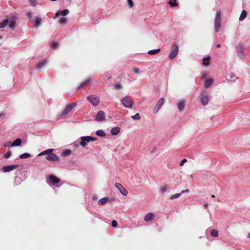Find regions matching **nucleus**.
Segmentation results:
<instances>
[{
    "instance_id": "obj_36",
    "label": "nucleus",
    "mask_w": 250,
    "mask_h": 250,
    "mask_svg": "<svg viewBox=\"0 0 250 250\" xmlns=\"http://www.w3.org/2000/svg\"><path fill=\"white\" fill-rule=\"evenodd\" d=\"M211 235L213 237H217L218 236V232L215 229H213L211 231Z\"/></svg>"
},
{
    "instance_id": "obj_44",
    "label": "nucleus",
    "mask_w": 250,
    "mask_h": 250,
    "mask_svg": "<svg viewBox=\"0 0 250 250\" xmlns=\"http://www.w3.org/2000/svg\"><path fill=\"white\" fill-rule=\"evenodd\" d=\"M26 15L29 19H31L32 17V13L31 11H27L26 12Z\"/></svg>"
},
{
    "instance_id": "obj_6",
    "label": "nucleus",
    "mask_w": 250,
    "mask_h": 250,
    "mask_svg": "<svg viewBox=\"0 0 250 250\" xmlns=\"http://www.w3.org/2000/svg\"><path fill=\"white\" fill-rule=\"evenodd\" d=\"M179 51L178 45L176 42H174L172 44V50L168 55V57L170 60L174 59L177 56Z\"/></svg>"
},
{
    "instance_id": "obj_57",
    "label": "nucleus",
    "mask_w": 250,
    "mask_h": 250,
    "mask_svg": "<svg viewBox=\"0 0 250 250\" xmlns=\"http://www.w3.org/2000/svg\"><path fill=\"white\" fill-rule=\"evenodd\" d=\"M51 0V1H56L57 0Z\"/></svg>"
},
{
    "instance_id": "obj_10",
    "label": "nucleus",
    "mask_w": 250,
    "mask_h": 250,
    "mask_svg": "<svg viewBox=\"0 0 250 250\" xmlns=\"http://www.w3.org/2000/svg\"><path fill=\"white\" fill-rule=\"evenodd\" d=\"M105 115L103 111H99L96 114L94 120L98 122H102L105 120Z\"/></svg>"
},
{
    "instance_id": "obj_33",
    "label": "nucleus",
    "mask_w": 250,
    "mask_h": 250,
    "mask_svg": "<svg viewBox=\"0 0 250 250\" xmlns=\"http://www.w3.org/2000/svg\"><path fill=\"white\" fill-rule=\"evenodd\" d=\"M30 157V154L28 153H24L20 155L19 157L20 159H23L29 158Z\"/></svg>"
},
{
    "instance_id": "obj_50",
    "label": "nucleus",
    "mask_w": 250,
    "mask_h": 250,
    "mask_svg": "<svg viewBox=\"0 0 250 250\" xmlns=\"http://www.w3.org/2000/svg\"><path fill=\"white\" fill-rule=\"evenodd\" d=\"M73 146L75 147H78L80 146L79 143H75L74 144Z\"/></svg>"
},
{
    "instance_id": "obj_13",
    "label": "nucleus",
    "mask_w": 250,
    "mask_h": 250,
    "mask_svg": "<svg viewBox=\"0 0 250 250\" xmlns=\"http://www.w3.org/2000/svg\"><path fill=\"white\" fill-rule=\"evenodd\" d=\"M165 101V99L164 98H160L159 101L157 102V104H156L155 107L153 108V111L155 113H156L158 110L160 109L161 106L164 104Z\"/></svg>"
},
{
    "instance_id": "obj_32",
    "label": "nucleus",
    "mask_w": 250,
    "mask_h": 250,
    "mask_svg": "<svg viewBox=\"0 0 250 250\" xmlns=\"http://www.w3.org/2000/svg\"><path fill=\"white\" fill-rule=\"evenodd\" d=\"M229 80L231 81L235 82L236 80L238 79L237 77H236L234 73H231L229 75Z\"/></svg>"
},
{
    "instance_id": "obj_46",
    "label": "nucleus",
    "mask_w": 250,
    "mask_h": 250,
    "mask_svg": "<svg viewBox=\"0 0 250 250\" xmlns=\"http://www.w3.org/2000/svg\"><path fill=\"white\" fill-rule=\"evenodd\" d=\"M133 73H134L135 74H139L140 73V71H139V69L137 68H134L133 69Z\"/></svg>"
},
{
    "instance_id": "obj_2",
    "label": "nucleus",
    "mask_w": 250,
    "mask_h": 250,
    "mask_svg": "<svg viewBox=\"0 0 250 250\" xmlns=\"http://www.w3.org/2000/svg\"><path fill=\"white\" fill-rule=\"evenodd\" d=\"M221 13L219 11H217L215 14V21H214V27L215 32H218L221 27Z\"/></svg>"
},
{
    "instance_id": "obj_21",
    "label": "nucleus",
    "mask_w": 250,
    "mask_h": 250,
    "mask_svg": "<svg viewBox=\"0 0 250 250\" xmlns=\"http://www.w3.org/2000/svg\"><path fill=\"white\" fill-rule=\"evenodd\" d=\"M153 216L154 215L152 213L149 212L145 216L144 220L146 222H149L151 221Z\"/></svg>"
},
{
    "instance_id": "obj_28",
    "label": "nucleus",
    "mask_w": 250,
    "mask_h": 250,
    "mask_svg": "<svg viewBox=\"0 0 250 250\" xmlns=\"http://www.w3.org/2000/svg\"><path fill=\"white\" fill-rule=\"evenodd\" d=\"M210 57L209 56H208L206 58H204L203 60V64L205 66H208L209 65V60Z\"/></svg>"
},
{
    "instance_id": "obj_40",
    "label": "nucleus",
    "mask_w": 250,
    "mask_h": 250,
    "mask_svg": "<svg viewBox=\"0 0 250 250\" xmlns=\"http://www.w3.org/2000/svg\"><path fill=\"white\" fill-rule=\"evenodd\" d=\"M29 3L32 6H36L37 5V2L35 0H28Z\"/></svg>"
},
{
    "instance_id": "obj_12",
    "label": "nucleus",
    "mask_w": 250,
    "mask_h": 250,
    "mask_svg": "<svg viewBox=\"0 0 250 250\" xmlns=\"http://www.w3.org/2000/svg\"><path fill=\"white\" fill-rule=\"evenodd\" d=\"M115 187L119 189L120 193L124 196H126L127 194V190L120 183H116L115 184Z\"/></svg>"
},
{
    "instance_id": "obj_8",
    "label": "nucleus",
    "mask_w": 250,
    "mask_h": 250,
    "mask_svg": "<svg viewBox=\"0 0 250 250\" xmlns=\"http://www.w3.org/2000/svg\"><path fill=\"white\" fill-rule=\"evenodd\" d=\"M61 180L59 178L53 175H50L46 181L49 185L52 186L60 183Z\"/></svg>"
},
{
    "instance_id": "obj_41",
    "label": "nucleus",
    "mask_w": 250,
    "mask_h": 250,
    "mask_svg": "<svg viewBox=\"0 0 250 250\" xmlns=\"http://www.w3.org/2000/svg\"><path fill=\"white\" fill-rule=\"evenodd\" d=\"M58 46V43L56 42H53L51 44V48L53 49H56Z\"/></svg>"
},
{
    "instance_id": "obj_48",
    "label": "nucleus",
    "mask_w": 250,
    "mask_h": 250,
    "mask_svg": "<svg viewBox=\"0 0 250 250\" xmlns=\"http://www.w3.org/2000/svg\"><path fill=\"white\" fill-rule=\"evenodd\" d=\"M156 150H157L156 147H154L152 148V149L151 150V152H150L151 153H153L155 152L156 151Z\"/></svg>"
},
{
    "instance_id": "obj_7",
    "label": "nucleus",
    "mask_w": 250,
    "mask_h": 250,
    "mask_svg": "<svg viewBox=\"0 0 250 250\" xmlns=\"http://www.w3.org/2000/svg\"><path fill=\"white\" fill-rule=\"evenodd\" d=\"M77 105L76 102L72 103L66 105L65 108L62 112L61 116L66 115L69 112H70Z\"/></svg>"
},
{
    "instance_id": "obj_42",
    "label": "nucleus",
    "mask_w": 250,
    "mask_h": 250,
    "mask_svg": "<svg viewBox=\"0 0 250 250\" xmlns=\"http://www.w3.org/2000/svg\"><path fill=\"white\" fill-rule=\"evenodd\" d=\"M114 87L115 88L121 89L122 88V85L120 83H117L114 84Z\"/></svg>"
},
{
    "instance_id": "obj_18",
    "label": "nucleus",
    "mask_w": 250,
    "mask_h": 250,
    "mask_svg": "<svg viewBox=\"0 0 250 250\" xmlns=\"http://www.w3.org/2000/svg\"><path fill=\"white\" fill-rule=\"evenodd\" d=\"M93 78H89L81 83L80 85L78 87V89H80L85 85L89 83L91 81H93Z\"/></svg>"
},
{
    "instance_id": "obj_51",
    "label": "nucleus",
    "mask_w": 250,
    "mask_h": 250,
    "mask_svg": "<svg viewBox=\"0 0 250 250\" xmlns=\"http://www.w3.org/2000/svg\"><path fill=\"white\" fill-rule=\"evenodd\" d=\"M58 16H59V15H58V14H57V12L55 13V14L53 18V19H55L57 18Z\"/></svg>"
},
{
    "instance_id": "obj_23",
    "label": "nucleus",
    "mask_w": 250,
    "mask_h": 250,
    "mask_svg": "<svg viewBox=\"0 0 250 250\" xmlns=\"http://www.w3.org/2000/svg\"><path fill=\"white\" fill-rule=\"evenodd\" d=\"M185 106V102L184 101H181L178 104V108L180 111L184 110Z\"/></svg>"
},
{
    "instance_id": "obj_56",
    "label": "nucleus",
    "mask_w": 250,
    "mask_h": 250,
    "mask_svg": "<svg viewBox=\"0 0 250 250\" xmlns=\"http://www.w3.org/2000/svg\"><path fill=\"white\" fill-rule=\"evenodd\" d=\"M93 199L94 200H95V199H97V198H96V197H94H94H93Z\"/></svg>"
},
{
    "instance_id": "obj_29",
    "label": "nucleus",
    "mask_w": 250,
    "mask_h": 250,
    "mask_svg": "<svg viewBox=\"0 0 250 250\" xmlns=\"http://www.w3.org/2000/svg\"><path fill=\"white\" fill-rule=\"evenodd\" d=\"M71 150L69 149H64L62 152V154L63 156H69L71 154Z\"/></svg>"
},
{
    "instance_id": "obj_3",
    "label": "nucleus",
    "mask_w": 250,
    "mask_h": 250,
    "mask_svg": "<svg viewBox=\"0 0 250 250\" xmlns=\"http://www.w3.org/2000/svg\"><path fill=\"white\" fill-rule=\"evenodd\" d=\"M121 103L124 107L131 108L133 105L134 103L132 99L128 96H126L121 100Z\"/></svg>"
},
{
    "instance_id": "obj_35",
    "label": "nucleus",
    "mask_w": 250,
    "mask_h": 250,
    "mask_svg": "<svg viewBox=\"0 0 250 250\" xmlns=\"http://www.w3.org/2000/svg\"><path fill=\"white\" fill-rule=\"evenodd\" d=\"M131 118L133 120H139L141 119L140 114L138 113L135 114L134 115L131 116Z\"/></svg>"
},
{
    "instance_id": "obj_52",
    "label": "nucleus",
    "mask_w": 250,
    "mask_h": 250,
    "mask_svg": "<svg viewBox=\"0 0 250 250\" xmlns=\"http://www.w3.org/2000/svg\"><path fill=\"white\" fill-rule=\"evenodd\" d=\"M161 190L162 192L166 191V188H161Z\"/></svg>"
},
{
    "instance_id": "obj_20",
    "label": "nucleus",
    "mask_w": 250,
    "mask_h": 250,
    "mask_svg": "<svg viewBox=\"0 0 250 250\" xmlns=\"http://www.w3.org/2000/svg\"><path fill=\"white\" fill-rule=\"evenodd\" d=\"M21 140L20 138L15 139L11 144V146H18L21 145Z\"/></svg>"
},
{
    "instance_id": "obj_54",
    "label": "nucleus",
    "mask_w": 250,
    "mask_h": 250,
    "mask_svg": "<svg viewBox=\"0 0 250 250\" xmlns=\"http://www.w3.org/2000/svg\"><path fill=\"white\" fill-rule=\"evenodd\" d=\"M216 47H217V48H219V47H221V45H220V44H218L216 45Z\"/></svg>"
},
{
    "instance_id": "obj_45",
    "label": "nucleus",
    "mask_w": 250,
    "mask_h": 250,
    "mask_svg": "<svg viewBox=\"0 0 250 250\" xmlns=\"http://www.w3.org/2000/svg\"><path fill=\"white\" fill-rule=\"evenodd\" d=\"M111 225L113 228H116L117 226V222L116 220H113L111 222Z\"/></svg>"
},
{
    "instance_id": "obj_1",
    "label": "nucleus",
    "mask_w": 250,
    "mask_h": 250,
    "mask_svg": "<svg viewBox=\"0 0 250 250\" xmlns=\"http://www.w3.org/2000/svg\"><path fill=\"white\" fill-rule=\"evenodd\" d=\"M53 150L54 149L52 148L46 149L38 154V156L45 155L46 159L49 161L59 162V157L56 154L52 152Z\"/></svg>"
},
{
    "instance_id": "obj_31",
    "label": "nucleus",
    "mask_w": 250,
    "mask_h": 250,
    "mask_svg": "<svg viewBox=\"0 0 250 250\" xmlns=\"http://www.w3.org/2000/svg\"><path fill=\"white\" fill-rule=\"evenodd\" d=\"M96 134L99 137H104L105 133L102 129H99L96 131Z\"/></svg>"
},
{
    "instance_id": "obj_5",
    "label": "nucleus",
    "mask_w": 250,
    "mask_h": 250,
    "mask_svg": "<svg viewBox=\"0 0 250 250\" xmlns=\"http://www.w3.org/2000/svg\"><path fill=\"white\" fill-rule=\"evenodd\" d=\"M87 100L94 106H97L100 102V98L95 95H92L87 97Z\"/></svg>"
},
{
    "instance_id": "obj_34",
    "label": "nucleus",
    "mask_w": 250,
    "mask_h": 250,
    "mask_svg": "<svg viewBox=\"0 0 250 250\" xmlns=\"http://www.w3.org/2000/svg\"><path fill=\"white\" fill-rule=\"evenodd\" d=\"M176 0H170L168 1V3L171 6H176L178 5Z\"/></svg>"
},
{
    "instance_id": "obj_58",
    "label": "nucleus",
    "mask_w": 250,
    "mask_h": 250,
    "mask_svg": "<svg viewBox=\"0 0 250 250\" xmlns=\"http://www.w3.org/2000/svg\"><path fill=\"white\" fill-rule=\"evenodd\" d=\"M17 178H18V177H16L15 178V180H16V179H17Z\"/></svg>"
},
{
    "instance_id": "obj_43",
    "label": "nucleus",
    "mask_w": 250,
    "mask_h": 250,
    "mask_svg": "<svg viewBox=\"0 0 250 250\" xmlns=\"http://www.w3.org/2000/svg\"><path fill=\"white\" fill-rule=\"evenodd\" d=\"M127 3H128V7L131 8H132L133 6V2L132 1V0H127Z\"/></svg>"
},
{
    "instance_id": "obj_11",
    "label": "nucleus",
    "mask_w": 250,
    "mask_h": 250,
    "mask_svg": "<svg viewBox=\"0 0 250 250\" xmlns=\"http://www.w3.org/2000/svg\"><path fill=\"white\" fill-rule=\"evenodd\" d=\"M18 167V165L5 166L2 167L1 170L3 172H8L16 169Z\"/></svg>"
},
{
    "instance_id": "obj_55",
    "label": "nucleus",
    "mask_w": 250,
    "mask_h": 250,
    "mask_svg": "<svg viewBox=\"0 0 250 250\" xmlns=\"http://www.w3.org/2000/svg\"><path fill=\"white\" fill-rule=\"evenodd\" d=\"M247 237L248 238H250V232L248 233V234L247 235Z\"/></svg>"
},
{
    "instance_id": "obj_15",
    "label": "nucleus",
    "mask_w": 250,
    "mask_h": 250,
    "mask_svg": "<svg viewBox=\"0 0 250 250\" xmlns=\"http://www.w3.org/2000/svg\"><path fill=\"white\" fill-rule=\"evenodd\" d=\"M35 23L33 25V27L38 28L41 26L42 23V19L39 16L35 17L34 20Z\"/></svg>"
},
{
    "instance_id": "obj_39",
    "label": "nucleus",
    "mask_w": 250,
    "mask_h": 250,
    "mask_svg": "<svg viewBox=\"0 0 250 250\" xmlns=\"http://www.w3.org/2000/svg\"><path fill=\"white\" fill-rule=\"evenodd\" d=\"M60 24L65 23L66 22V19L65 18H61L58 20Z\"/></svg>"
},
{
    "instance_id": "obj_14",
    "label": "nucleus",
    "mask_w": 250,
    "mask_h": 250,
    "mask_svg": "<svg viewBox=\"0 0 250 250\" xmlns=\"http://www.w3.org/2000/svg\"><path fill=\"white\" fill-rule=\"evenodd\" d=\"M200 97L201 102L204 105L208 104L209 99L207 94H206V95L202 94L200 95Z\"/></svg>"
},
{
    "instance_id": "obj_26",
    "label": "nucleus",
    "mask_w": 250,
    "mask_h": 250,
    "mask_svg": "<svg viewBox=\"0 0 250 250\" xmlns=\"http://www.w3.org/2000/svg\"><path fill=\"white\" fill-rule=\"evenodd\" d=\"M108 198L107 197H104L103 198L100 199L98 201V204L99 205H103L105 204L107 201H108Z\"/></svg>"
},
{
    "instance_id": "obj_16",
    "label": "nucleus",
    "mask_w": 250,
    "mask_h": 250,
    "mask_svg": "<svg viewBox=\"0 0 250 250\" xmlns=\"http://www.w3.org/2000/svg\"><path fill=\"white\" fill-rule=\"evenodd\" d=\"M47 61L46 59H43L41 62H39L36 65V68L38 70H41L42 68L47 63Z\"/></svg>"
},
{
    "instance_id": "obj_9",
    "label": "nucleus",
    "mask_w": 250,
    "mask_h": 250,
    "mask_svg": "<svg viewBox=\"0 0 250 250\" xmlns=\"http://www.w3.org/2000/svg\"><path fill=\"white\" fill-rule=\"evenodd\" d=\"M237 50V55L240 59L243 60L246 56V52L243 47L241 45H238L236 47Z\"/></svg>"
},
{
    "instance_id": "obj_38",
    "label": "nucleus",
    "mask_w": 250,
    "mask_h": 250,
    "mask_svg": "<svg viewBox=\"0 0 250 250\" xmlns=\"http://www.w3.org/2000/svg\"><path fill=\"white\" fill-rule=\"evenodd\" d=\"M11 156V152L10 151H7L3 155V157L5 159H8Z\"/></svg>"
},
{
    "instance_id": "obj_17",
    "label": "nucleus",
    "mask_w": 250,
    "mask_h": 250,
    "mask_svg": "<svg viewBox=\"0 0 250 250\" xmlns=\"http://www.w3.org/2000/svg\"><path fill=\"white\" fill-rule=\"evenodd\" d=\"M16 20L14 18L11 19L10 20H9V28L12 30H14L16 27Z\"/></svg>"
},
{
    "instance_id": "obj_49",
    "label": "nucleus",
    "mask_w": 250,
    "mask_h": 250,
    "mask_svg": "<svg viewBox=\"0 0 250 250\" xmlns=\"http://www.w3.org/2000/svg\"><path fill=\"white\" fill-rule=\"evenodd\" d=\"M189 192V190L188 189H186V190H182L181 192V194H182V193H185V192Z\"/></svg>"
},
{
    "instance_id": "obj_22",
    "label": "nucleus",
    "mask_w": 250,
    "mask_h": 250,
    "mask_svg": "<svg viewBox=\"0 0 250 250\" xmlns=\"http://www.w3.org/2000/svg\"><path fill=\"white\" fill-rule=\"evenodd\" d=\"M213 83V80L211 79H207L205 80L204 83V86L206 88H208L212 85Z\"/></svg>"
},
{
    "instance_id": "obj_47",
    "label": "nucleus",
    "mask_w": 250,
    "mask_h": 250,
    "mask_svg": "<svg viewBox=\"0 0 250 250\" xmlns=\"http://www.w3.org/2000/svg\"><path fill=\"white\" fill-rule=\"evenodd\" d=\"M187 161L186 159H183L180 163V166H182L184 165V164Z\"/></svg>"
},
{
    "instance_id": "obj_61",
    "label": "nucleus",
    "mask_w": 250,
    "mask_h": 250,
    "mask_svg": "<svg viewBox=\"0 0 250 250\" xmlns=\"http://www.w3.org/2000/svg\"><path fill=\"white\" fill-rule=\"evenodd\" d=\"M1 36H0V39H1Z\"/></svg>"
},
{
    "instance_id": "obj_24",
    "label": "nucleus",
    "mask_w": 250,
    "mask_h": 250,
    "mask_svg": "<svg viewBox=\"0 0 250 250\" xmlns=\"http://www.w3.org/2000/svg\"><path fill=\"white\" fill-rule=\"evenodd\" d=\"M69 13V10L67 9L62 10V11H58L57 12V14L59 15V16H65L67 15Z\"/></svg>"
},
{
    "instance_id": "obj_37",
    "label": "nucleus",
    "mask_w": 250,
    "mask_h": 250,
    "mask_svg": "<svg viewBox=\"0 0 250 250\" xmlns=\"http://www.w3.org/2000/svg\"><path fill=\"white\" fill-rule=\"evenodd\" d=\"M181 193H176L175 194H173L172 195H171L170 197V199L171 200H174L175 199H176V198H178L180 197V196L181 195Z\"/></svg>"
},
{
    "instance_id": "obj_60",
    "label": "nucleus",
    "mask_w": 250,
    "mask_h": 250,
    "mask_svg": "<svg viewBox=\"0 0 250 250\" xmlns=\"http://www.w3.org/2000/svg\"><path fill=\"white\" fill-rule=\"evenodd\" d=\"M211 197H214V195H212L211 196Z\"/></svg>"
},
{
    "instance_id": "obj_25",
    "label": "nucleus",
    "mask_w": 250,
    "mask_h": 250,
    "mask_svg": "<svg viewBox=\"0 0 250 250\" xmlns=\"http://www.w3.org/2000/svg\"><path fill=\"white\" fill-rule=\"evenodd\" d=\"M9 22V20L5 19L3 20L1 22H0V29L6 27Z\"/></svg>"
},
{
    "instance_id": "obj_53",
    "label": "nucleus",
    "mask_w": 250,
    "mask_h": 250,
    "mask_svg": "<svg viewBox=\"0 0 250 250\" xmlns=\"http://www.w3.org/2000/svg\"><path fill=\"white\" fill-rule=\"evenodd\" d=\"M208 203H205V204L204 205V207L205 208H207V207H208Z\"/></svg>"
},
{
    "instance_id": "obj_59",
    "label": "nucleus",
    "mask_w": 250,
    "mask_h": 250,
    "mask_svg": "<svg viewBox=\"0 0 250 250\" xmlns=\"http://www.w3.org/2000/svg\"><path fill=\"white\" fill-rule=\"evenodd\" d=\"M2 115V114L0 113V117Z\"/></svg>"
},
{
    "instance_id": "obj_4",
    "label": "nucleus",
    "mask_w": 250,
    "mask_h": 250,
    "mask_svg": "<svg viewBox=\"0 0 250 250\" xmlns=\"http://www.w3.org/2000/svg\"><path fill=\"white\" fill-rule=\"evenodd\" d=\"M81 141L79 142V145L83 147H85L87 143L90 141H94L96 139L91 136H83L80 138Z\"/></svg>"
},
{
    "instance_id": "obj_30",
    "label": "nucleus",
    "mask_w": 250,
    "mask_h": 250,
    "mask_svg": "<svg viewBox=\"0 0 250 250\" xmlns=\"http://www.w3.org/2000/svg\"><path fill=\"white\" fill-rule=\"evenodd\" d=\"M160 50H161V49L160 48L152 49V50H149L147 52V53L150 55H155V54L158 53L159 52H160Z\"/></svg>"
},
{
    "instance_id": "obj_19",
    "label": "nucleus",
    "mask_w": 250,
    "mask_h": 250,
    "mask_svg": "<svg viewBox=\"0 0 250 250\" xmlns=\"http://www.w3.org/2000/svg\"><path fill=\"white\" fill-rule=\"evenodd\" d=\"M121 128L118 126H116L111 128L110 133L113 135H117L120 131Z\"/></svg>"
},
{
    "instance_id": "obj_27",
    "label": "nucleus",
    "mask_w": 250,
    "mask_h": 250,
    "mask_svg": "<svg viewBox=\"0 0 250 250\" xmlns=\"http://www.w3.org/2000/svg\"><path fill=\"white\" fill-rule=\"evenodd\" d=\"M247 12L246 10H242V11L241 12V15L239 17V21H243L246 18V17L247 16Z\"/></svg>"
}]
</instances>
